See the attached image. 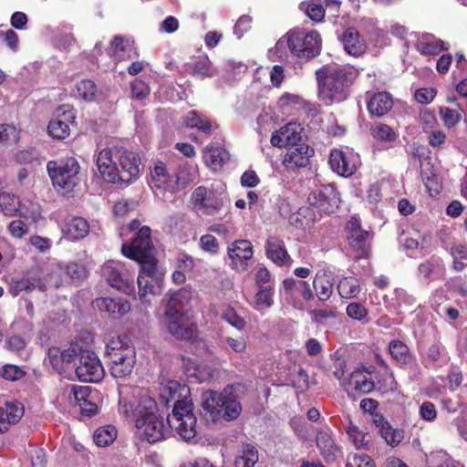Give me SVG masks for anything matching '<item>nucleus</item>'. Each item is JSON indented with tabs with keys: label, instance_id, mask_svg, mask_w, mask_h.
<instances>
[{
	"label": "nucleus",
	"instance_id": "f257e3e1",
	"mask_svg": "<svg viewBox=\"0 0 467 467\" xmlns=\"http://www.w3.org/2000/svg\"><path fill=\"white\" fill-rule=\"evenodd\" d=\"M122 254L138 262L140 271L137 278L140 299L142 304H149V295L157 293L156 288L160 278L157 274V261L154 257V247L150 239V229L142 226L136 233L131 244H123Z\"/></svg>",
	"mask_w": 467,
	"mask_h": 467
},
{
	"label": "nucleus",
	"instance_id": "f03ea898",
	"mask_svg": "<svg viewBox=\"0 0 467 467\" xmlns=\"http://www.w3.org/2000/svg\"><path fill=\"white\" fill-rule=\"evenodd\" d=\"M97 166L105 181L128 183L139 175L140 158L131 150L113 147L99 151Z\"/></svg>",
	"mask_w": 467,
	"mask_h": 467
},
{
	"label": "nucleus",
	"instance_id": "7ed1b4c3",
	"mask_svg": "<svg viewBox=\"0 0 467 467\" xmlns=\"http://www.w3.org/2000/svg\"><path fill=\"white\" fill-rule=\"evenodd\" d=\"M316 77L319 100L331 106L344 101L349 96L355 72L345 67L326 65L316 71Z\"/></svg>",
	"mask_w": 467,
	"mask_h": 467
},
{
	"label": "nucleus",
	"instance_id": "20e7f679",
	"mask_svg": "<svg viewBox=\"0 0 467 467\" xmlns=\"http://www.w3.org/2000/svg\"><path fill=\"white\" fill-rule=\"evenodd\" d=\"M191 297L189 290L179 289L170 295L166 304L163 323L168 331L179 339L191 340L197 335L196 326L188 322L182 313L190 303Z\"/></svg>",
	"mask_w": 467,
	"mask_h": 467
},
{
	"label": "nucleus",
	"instance_id": "39448f33",
	"mask_svg": "<svg viewBox=\"0 0 467 467\" xmlns=\"http://www.w3.org/2000/svg\"><path fill=\"white\" fill-rule=\"evenodd\" d=\"M322 40L317 31L295 28L283 36L275 44V52L280 57L291 54L301 60H309L317 57L321 50Z\"/></svg>",
	"mask_w": 467,
	"mask_h": 467
},
{
	"label": "nucleus",
	"instance_id": "423d86ee",
	"mask_svg": "<svg viewBox=\"0 0 467 467\" xmlns=\"http://www.w3.org/2000/svg\"><path fill=\"white\" fill-rule=\"evenodd\" d=\"M47 170L53 185L63 193H69L79 182V164L73 157L51 161L47 164Z\"/></svg>",
	"mask_w": 467,
	"mask_h": 467
},
{
	"label": "nucleus",
	"instance_id": "0eeeda50",
	"mask_svg": "<svg viewBox=\"0 0 467 467\" xmlns=\"http://www.w3.org/2000/svg\"><path fill=\"white\" fill-rule=\"evenodd\" d=\"M158 408L191 409L192 400L190 388L177 380L162 379L160 381Z\"/></svg>",
	"mask_w": 467,
	"mask_h": 467
},
{
	"label": "nucleus",
	"instance_id": "6e6552de",
	"mask_svg": "<svg viewBox=\"0 0 467 467\" xmlns=\"http://www.w3.org/2000/svg\"><path fill=\"white\" fill-rule=\"evenodd\" d=\"M158 411L133 410L136 428L142 431L144 438L150 443L161 441L166 431V415L159 414Z\"/></svg>",
	"mask_w": 467,
	"mask_h": 467
},
{
	"label": "nucleus",
	"instance_id": "1a4fd4ad",
	"mask_svg": "<svg viewBox=\"0 0 467 467\" xmlns=\"http://www.w3.org/2000/svg\"><path fill=\"white\" fill-rule=\"evenodd\" d=\"M225 194L223 187L221 191H211L204 186L193 190L191 195V203L193 209L205 215H214L223 207Z\"/></svg>",
	"mask_w": 467,
	"mask_h": 467
},
{
	"label": "nucleus",
	"instance_id": "9d476101",
	"mask_svg": "<svg viewBox=\"0 0 467 467\" xmlns=\"http://www.w3.org/2000/svg\"><path fill=\"white\" fill-rule=\"evenodd\" d=\"M61 283L60 277L55 276V274H50L48 276L41 278L36 274L28 273L21 277L12 278L8 290L13 296H16L21 292L30 293L35 289L45 292L48 287H58Z\"/></svg>",
	"mask_w": 467,
	"mask_h": 467
},
{
	"label": "nucleus",
	"instance_id": "9b49d317",
	"mask_svg": "<svg viewBox=\"0 0 467 467\" xmlns=\"http://www.w3.org/2000/svg\"><path fill=\"white\" fill-rule=\"evenodd\" d=\"M243 391L241 385H230L220 393L207 390L202 394L201 405L202 409H238L240 393Z\"/></svg>",
	"mask_w": 467,
	"mask_h": 467
},
{
	"label": "nucleus",
	"instance_id": "f8f14e48",
	"mask_svg": "<svg viewBox=\"0 0 467 467\" xmlns=\"http://www.w3.org/2000/svg\"><path fill=\"white\" fill-rule=\"evenodd\" d=\"M119 404L123 409H158V402L149 389L128 385L119 389Z\"/></svg>",
	"mask_w": 467,
	"mask_h": 467
},
{
	"label": "nucleus",
	"instance_id": "ddd939ff",
	"mask_svg": "<svg viewBox=\"0 0 467 467\" xmlns=\"http://www.w3.org/2000/svg\"><path fill=\"white\" fill-rule=\"evenodd\" d=\"M166 415L170 428L183 441H190L198 433L197 417L193 410H171Z\"/></svg>",
	"mask_w": 467,
	"mask_h": 467
},
{
	"label": "nucleus",
	"instance_id": "4468645a",
	"mask_svg": "<svg viewBox=\"0 0 467 467\" xmlns=\"http://www.w3.org/2000/svg\"><path fill=\"white\" fill-rule=\"evenodd\" d=\"M280 293L284 300L296 309H303L305 302L314 296L307 282L294 278L284 280Z\"/></svg>",
	"mask_w": 467,
	"mask_h": 467
},
{
	"label": "nucleus",
	"instance_id": "2eb2a0df",
	"mask_svg": "<svg viewBox=\"0 0 467 467\" xmlns=\"http://www.w3.org/2000/svg\"><path fill=\"white\" fill-rule=\"evenodd\" d=\"M76 375L83 382H99L104 375V368L95 352L82 350L79 352L78 365L76 368Z\"/></svg>",
	"mask_w": 467,
	"mask_h": 467
},
{
	"label": "nucleus",
	"instance_id": "dca6fc26",
	"mask_svg": "<svg viewBox=\"0 0 467 467\" xmlns=\"http://www.w3.org/2000/svg\"><path fill=\"white\" fill-rule=\"evenodd\" d=\"M308 203L319 213H335L340 203L339 194L333 184H325L313 190L307 198Z\"/></svg>",
	"mask_w": 467,
	"mask_h": 467
},
{
	"label": "nucleus",
	"instance_id": "f3484780",
	"mask_svg": "<svg viewBox=\"0 0 467 467\" xmlns=\"http://www.w3.org/2000/svg\"><path fill=\"white\" fill-rule=\"evenodd\" d=\"M101 273L110 286L128 295L134 292V276L124 271L123 265L119 262L109 261L105 263L101 268Z\"/></svg>",
	"mask_w": 467,
	"mask_h": 467
},
{
	"label": "nucleus",
	"instance_id": "a211bd4d",
	"mask_svg": "<svg viewBox=\"0 0 467 467\" xmlns=\"http://www.w3.org/2000/svg\"><path fill=\"white\" fill-rule=\"evenodd\" d=\"M375 376L374 366L357 368L348 376V380L343 381V388L348 393L353 391L368 393L375 389Z\"/></svg>",
	"mask_w": 467,
	"mask_h": 467
},
{
	"label": "nucleus",
	"instance_id": "6ab92c4d",
	"mask_svg": "<svg viewBox=\"0 0 467 467\" xmlns=\"http://www.w3.org/2000/svg\"><path fill=\"white\" fill-rule=\"evenodd\" d=\"M229 265L240 272L247 270L254 255L253 244L248 240H237L227 248Z\"/></svg>",
	"mask_w": 467,
	"mask_h": 467
},
{
	"label": "nucleus",
	"instance_id": "aec40b11",
	"mask_svg": "<svg viewBox=\"0 0 467 467\" xmlns=\"http://www.w3.org/2000/svg\"><path fill=\"white\" fill-rule=\"evenodd\" d=\"M329 165L333 171L338 175L348 177L356 171L359 163V157L354 151L334 149L329 155Z\"/></svg>",
	"mask_w": 467,
	"mask_h": 467
},
{
	"label": "nucleus",
	"instance_id": "412c9836",
	"mask_svg": "<svg viewBox=\"0 0 467 467\" xmlns=\"http://www.w3.org/2000/svg\"><path fill=\"white\" fill-rule=\"evenodd\" d=\"M57 117L49 121L47 130L54 139L64 140L69 133V123H73L76 114L73 107L62 105L57 109Z\"/></svg>",
	"mask_w": 467,
	"mask_h": 467
},
{
	"label": "nucleus",
	"instance_id": "4be33fe9",
	"mask_svg": "<svg viewBox=\"0 0 467 467\" xmlns=\"http://www.w3.org/2000/svg\"><path fill=\"white\" fill-rule=\"evenodd\" d=\"M302 131L300 124L289 122L272 134L271 144L277 148L293 147L301 142Z\"/></svg>",
	"mask_w": 467,
	"mask_h": 467
},
{
	"label": "nucleus",
	"instance_id": "5701e85b",
	"mask_svg": "<svg viewBox=\"0 0 467 467\" xmlns=\"http://www.w3.org/2000/svg\"><path fill=\"white\" fill-rule=\"evenodd\" d=\"M110 359V374L114 378H125L132 372L136 361L133 348H127L122 352H116Z\"/></svg>",
	"mask_w": 467,
	"mask_h": 467
},
{
	"label": "nucleus",
	"instance_id": "b1692460",
	"mask_svg": "<svg viewBox=\"0 0 467 467\" xmlns=\"http://www.w3.org/2000/svg\"><path fill=\"white\" fill-rule=\"evenodd\" d=\"M92 306L94 309L104 312L114 318L123 317L128 314L131 308L130 302L122 297L96 298L92 302Z\"/></svg>",
	"mask_w": 467,
	"mask_h": 467
},
{
	"label": "nucleus",
	"instance_id": "393cba45",
	"mask_svg": "<svg viewBox=\"0 0 467 467\" xmlns=\"http://www.w3.org/2000/svg\"><path fill=\"white\" fill-rule=\"evenodd\" d=\"M265 253L268 259L279 266H289L292 258L287 253L283 240L276 236H269L266 240Z\"/></svg>",
	"mask_w": 467,
	"mask_h": 467
},
{
	"label": "nucleus",
	"instance_id": "a878e982",
	"mask_svg": "<svg viewBox=\"0 0 467 467\" xmlns=\"http://www.w3.org/2000/svg\"><path fill=\"white\" fill-rule=\"evenodd\" d=\"M347 237L349 244L361 251L364 255L367 252V241L370 235L368 231L363 230L360 226V220L353 216L348 222L346 226Z\"/></svg>",
	"mask_w": 467,
	"mask_h": 467
},
{
	"label": "nucleus",
	"instance_id": "bb28decb",
	"mask_svg": "<svg viewBox=\"0 0 467 467\" xmlns=\"http://www.w3.org/2000/svg\"><path fill=\"white\" fill-rule=\"evenodd\" d=\"M61 398L68 400V406L78 407L79 409H97L92 401V393L89 387L72 386L68 390L62 393Z\"/></svg>",
	"mask_w": 467,
	"mask_h": 467
},
{
	"label": "nucleus",
	"instance_id": "cd10ccee",
	"mask_svg": "<svg viewBox=\"0 0 467 467\" xmlns=\"http://www.w3.org/2000/svg\"><path fill=\"white\" fill-rule=\"evenodd\" d=\"M149 184L151 189L164 190L171 192H175L173 173L171 174L166 166L161 162L157 163L150 171Z\"/></svg>",
	"mask_w": 467,
	"mask_h": 467
},
{
	"label": "nucleus",
	"instance_id": "c85d7f7f",
	"mask_svg": "<svg viewBox=\"0 0 467 467\" xmlns=\"http://www.w3.org/2000/svg\"><path fill=\"white\" fill-rule=\"evenodd\" d=\"M313 150L305 143H297L290 147L284 158V163L287 168L306 167Z\"/></svg>",
	"mask_w": 467,
	"mask_h": 467
},
{
	"label": "nucleus",
	"instance_id": "c756f323",
	"mask_svg": "<svg viewBox=\"0 0 467 467\" xmlns=\"http://www.w3.org/2000/svg\"><path fill=\"white\" fill-rule=\"evenodd\" d=\"M450 45L431 34H423L416 43L417 50L423 56H437L443 50H448Z\"/></svg>",
	"mask_w": 467,
	"mask_h": 467
},
{
	"label": "nucleus",
	"instance_id": "7c9ffc66",
	"mask_svg": "<svg viewBox=\"0 0 467 467\" xmlns=\"http://www.w3.org/2000/svg\"><path fill=\"white\" fill-rule=\"evenodd\" d=\"M345 50L351 56H359L366 50V42L354 28H348L340 38Z\"/></svg>",
	"mask_w": 467,
	"mask_h": 467
},
{
	"label": "nucleus",
	"instance_id": "2f4dec72",
	"mask_svg": "<svg viewBox=\"0 0 467 467\" xmlns=\"http://www.w3.org/2000/svg\"><path fill=\"white\" fill-rule=\"evenodd\" d=\"M110 53L114 59L118 61L132 58L137 55L134 41L121 36H116L113 39Z\"/></svg>",
	"mask_w": 467,
	"mask_h": 467
},
{
	"label": "nucleus",
	"instance_id": "473e14b6",
	"mask_svg": "<svg viewBox=\"0 0 467 467\" xmlns=\"http://www.w3.org/2000/svg\"><path fill=\"white\" fill-rule=\"evenodd\" d=\"M313 287L316 295L321 301H327L333 292V277L331 273L320 270L313 280Z\"/></svg>",
	"mask_w": 467,
	"mask_h": 467
},
{
	"label": "nucleus",
	"instance_id": "72a5a7b5",
	"mask_svg": "<svg viewBox=\"0 0 467 467\" xmlns=\"http://www.w3.org/2000/svg\"><path fill=\"white\" fill-rule=\"evenodd\" d=\"M229 152L223 148L208 146L205 149L203 160L209 169L217 171L229 160Z\"/></svg>",
	"mask_w": 467,
	"mask_h": 467
},
{
	"label": "nucleus",
	"instance_id": "f704fd0d",
	"mask_svg": "<svg viewBox=\"0 0 467 467\" xmlns=\"http://www.w3.org/2000/svg\"><path fill=\"white\" fill-rule=\"evenodd\" d=\"M392 99L387 92H379L372 96L368 102L369 113L376 117H381L392 108Z\"/></svg>",
	"mask_w": 467,
	"mask_h": 467
},
{
	"label": "nucleus",
	"instance_id": "c9c22d12",
	"mask_svg": "<svg viewBox=\"0 0 467 467\" xmlns=\"http://www.w3.org/2000/svg\"><path fill=\"white\" fill-rule=\"evenodd\" d=\"M89 232V224L82 217H73L69 219L63 228L64 234L69 240H78L87 236Z\"/></svg>",
	"mask_w": 467,
	"mask_h": 467
},
{
	"label": "nucleus",
	"instance_id": "e433bc0d",
	"mask_svg": "<svg viewBox=\"0 0 467 467\" xmlns=\"http://www.w3.org/2000/svg\"><path fill=\"white\" fill-rule=\"evenodd\" d=\"M317 446L319 449L320 454L327 462L335 460L338 448L328 432L317 431Z\"/></svg>",
	"mask_w": 467,
	"mask_h": 467
},
{
	"label": "nucleus",
	"instance_id": "4c0bfd02",
	"mask_svg": "<svg viewBox=\"0 0 467 467\" xmlns=\"http://www.w3.org/2000/svg\"><path fill=\"white\" fill-rule=\"evenodd\" d=\"M375 389L381 392H389L396 389L397 383L392 373L386 367L379 369L375 368Z\"/></svg>",
	"mask_w": 467,
	"mask_h": 467
},
{
	"label": "nucleus",
	"instance_id": "58836bf2",
	"mask_svg": "<svg viewBox=\"0 0 467 467\" xmlns=\"http://www.w3.org/2000/svg\"><path fill=\"white\" fill-rule=\"evenodd\" d=\"M51 41L59 50H69L76 44V39L69 28H56L52 31Z\"/></svg>",
	"mask_w": 467,
	"mask_h": 467
},
{
	"label": "nucleus",
	"instance_id": "ea45409f",
	"mask_svg": "<svg viewBox=\"0 0 467 467\" xmlns=\"http://www.w3.org/2000/svg\"><path fill=\"white\" fill-rule=\"evenodd\" d=\"M190 72L201 78H213L218 73L215 69L212 68V64L207 57H199L192 63L188 65Z\"/></svg>",
	"mask_w": 467,
	"mask_h": 467
},
{
	"label": "nucleus",
	"instance_id": "a19ab883",
	"mask_svg": "<svg viewBox=\"0 0 467 467\" xmlns=\"http://www.w3.org/2000/svg\"><path fill=\"white\" fill-rule=\"evenodd\" d=\"M197 173L196 166L188 165L180 168L178 172L173 173L175 192L185 188L189 183L194 182L197 178Z\"/></svg>",
	"mask_w": 467,
	"mask_h": 467
},
{
	"label": "nucleus",
	"instance_id": "79ce46f5",
	"mask_svg": "<svg viewBox=\"0 0 467 467\" xmlns=\"http://www.w3.org/2000/svg\"><path fill=\"white\" fill-rule=\"evenodd\" d=\"M259 459L257 449L251 444H244L235 459L236 467H254Z\"/></svg>",
	"mask_w": 467,
	"mask_h": 467
},
{
	"label": "nucleus",
	"instance_id": "37998d69",
	"mask_svg": "<svg viewBox=\"0 0 467 467\" xmlns=\"http://www.w3.org/2000/svg\"><path fill=\"white\" fill-rule=\"evenodd\" d=\"M182 122L186 127L194 128L205 133H209L212 130V122L195 110L189 111L183 117Z\"/></svg>",
	"mask_w": 467,
	"mask_h": 467
},
{
	"label": "nucleus",
	"instance_id": "c03bdc74",
	"mask_svg": "<svg viewBox=\"0 0 467 467\" xmlns=\"http://www.w3.org/2000/svg\"><path fill=\"white\" fill-rule=\"evenodd\" d=\"M240 410H204L203 420L207 424H223L239 417Z\"/></svg>",
	"mask_w": 467,
	"mask_h": 467
},
{
	"label": "nucleus",
	"instance_id": "a18cd8bd",
	"mask_svg": "<svg viewBox=\"0 0 467 467\" xmlns=\"http://www.w3.org/2000/svg\"><path fill=\"white\" fill-rule=\"evenodd\" d=\"M338 294L343 298L357 297L360 292V285L357 278L349 276L341 279L337 285Z\"/></svg>",
	"mask_w": 467,
	"mask_h": 467
},
{
	"label": "nucleus",
	"instance_id": "49530a36",
	"mask_svg": "<svg viewBox=\"0 0 467 467\" xmlns=\"http://www.w3.org/2000/svg\"><path fill=\"white\" fill-rule=\"evenodd\" d=\"M274 291L271 285H261L258 292L254 296V307L261 311L265 308H269L274 304Z\"/></svg>",
	"mask_w": 467,
	"mask_h": 467
},
{
	"label": "nucleus",
	"instance_id": "de8ad7c7",
	"mask_svg": "<svg viewBox=\"0 0 467 467\" xmlns=\"http://www.w3.org/2000/svg\"><path fill=\"white\" fill-rule=\"evenodd\" d=\"M19 207L20 202L15 195L8 192L0 193V211H2L5 215L11 216L17 212H19L21 215H25Z\"/></svg>",
	"mask_w": 467,
	"mask_h": 467
},
{
	"label": "nucleus",
	"instance_id": "09e8293b",
	"mask_svg": "<svg viewBox=\"0 0 467 467\" xmlns=\"http://www.w3.org/2000/svg\"><path fill=\"white\" fill-rule=\"evenodd\" d=\"M20 130L14 124H0V146H11L18 142Z\"/></svg>",
	"mask_w": 467,
	"mask_h": 467
},
{
	"label": "nucleus",
	"instance_id": "8fccbe9b",
	"mask_svg": "<svg viewBox=\"0 0 467 467\" xmlns=\"http://www.w3.org/2000/svg\"><path fill=\"white\" fill-rule=\"evenodd\" d=\"M391 357L400 364L410 362L411 356L409 348L400 340H392L389 345Z\"/></svg>",
	"mask_w": 467,
	"mask_h": 467
},
{
	"label": "nucleus",
	"instance_id": "3c124183",
	"mask_svg": "<svg viewBox=\"0 0 467 467\" xmlns=\"http://www.w3.org/2000/svg\"><path fill=\"white\" fill-rule=\"evenodd\" d=\"M77 94L88 101L97 100L99 98L97 87L92 80L84 79L76 85Z\"/></svg>",
	"mask_w": 467,
	"mask_h": 467
},
{
	"label": "nucleus",
	"instance_id": "603ef678",
	"mask_svg": "<svg viewBox=\"0 0 467 467\" xmlns=\"http://www.w3.org/2000/svg\"><path fill=\"white\" fill-rule=\"evenodd\" d=\"M117 437V430L114 426L107 425L99 428L94 433V441L99 447H105L113 442Z\"/></svg>",
	"mask_w": 467,
	"mask_h": 467
},
{
	"label": "nucleus",
	"instance_id": "864d4df0",
	"mask_svg": "<svg viewBox=\"0 0 467 467\" xmlns=\"http://www.w3.org/2000/svg\"><path fill=\"white\" fill-rule=\"evenodd\" d=\"M188 375L194 377L200 381H204L213 375V369L205 364H200L195 361H189L186 365Z\"/></svg>",
	"mask_w": 467,
	"mask_h": 467
},
{
	"label": "nucleus",
	"instance_id": "5fc2aeb1",
	"mask_svg": "<svg viewBox=\"0 0 467 467\" xmlns=\"http://www.w3.org/2000/svg\"><path fill=\"white\" fill-rule=\"evenodd\" d=\"M400 243L403 248L406 250L410 256H412L417 250L424 251L429 248L430 245V237L422 236L421 241L420 242L418 239L414 237H405L400 240Z\"/></svg>",
	"mask_w": 467,
	"mask_h": 467
},
{
	"label": "nucleus",
	"instance_id": "6e6d98bb",
	"mask_svg": "<svg viewBox=\"0 0 467 467\" xmlns=\"http://www.w3.org/2000/svg\"><path fill=\"white\" fill-rule=\"evenodd\" d=\"M346 432L353 445L358 449H368L369 441L367 439V434L359 431L357 426L349 423L346 428Z\"/></svg>",
	"mask_w": 467,
	"mask_h": 467
},
{
	"label": "nucleus",
	"instance_id": "4d7b16f0",
	"mask_svg": "<svg viewBox=\"0 0 467 467\" xmlns=\"http://www.w3.org/2000/svg\"><path fill=\"white\" fill-rule=\"evenodd\" d=\"M299 7L306 12L309 18L316 22H320L325 16V9L319 1L303 2Z\"/></svg>",
	"mask_w": 467,
	"mask_h": 467
},
{
	"label": "nucleus",
	"instance_id": "13d9d810",
	"mask_svg": "<svg viewBox=\"0 0 467 467\" xmlns=\"http://www.w3.org/2000/svg\"><path fill=\"white\" fill-rule=\"evenodd\" d=\"M288 380L297 390L304 391L308 388V376L306 372L298 366H294Z\"/></svg>",
	"mask_w": 467,
	"mask_h": 467
},
{
	"label": "nucleus",
	"instance_id": "bf43d9fd",
	"mask_svg": "<svg viewBox=\"0 0 467 467\" xmlns=\"http://www.w3.org/2000/svg\"><path fill=\"white\" fill-rule=\"evenodd\" d=\"M24 412L25 410H0V432L7 431L11 424L18 422Z\"/></svg>",
	"mask_w": 467,
	"mask_h": 467
},
{
	"label": "nucleus",
	"instance_id": "052dcab7",
	"mask_svg": "<svg viewBox=\"0 0 467 467\" xmlns=\"http://www.w3.org/2000/svg\"><path fill=\"white\" fill-rule=\"evenodd\" d=\"M372 136L383 142H392L398 138L397 133L386 124H376L372 128Z\"/></svg>",
	"mask_w": 467,
	"mask_h": 467
},
{
	"label": "nucleus",
	"instance_id": "680f3d73",
	"mask_svg": "<svg viewBox=\"0 0 467 467\" xmlns=\"http://www.w3.org/2000/svg\"><path fill=\"white\" fill-rule=\"evenodd\" d=\"M348 467H376L374 461L366 453H349L347 457Z\"/></svg>",
	"mask_w": 467,
	"mask_h": 467
},
{
	"label": "nucleus",
	"instance_id": "e2e57ef3",
	"mask_svg": "<svg viewBox=\"0 0 467 467\" xmlns=\"http://www.w3.org/2000/svg\"><path fill=\"white\" fill-rule=\"evenodd\" d=\"M451 254L453 258V268L457 271L463 269L467 265V246L456 244L451 247Z\"/></svg>",
	"mask_w": 467,
	"mask_h": 467
},
{
	"label": "nucleus",
	"instance_id": "0e129e2a",
	"mask_svg": "<svg viewBox=\"0 0 467 467\" xmlns=\"http://www.w3.org/2000/svg\"><path fill=\"white\" fill-rule=\"evenodd\" d=\"M222 318L239 331L243 330L246 325L244 319L238 316L235 310L232 307H226L223 309Z\"/></svg>",
	"mask_w": 467,
	"mask_h": 467
},
{
	"label": "nucleus",
	"instance_id": "69168bd1",
	"mask_svg": "<svg viewBox=\"0 0 467 467\" xmlns=\"http://www.w3.org/2000/svg\"><path fill=\"white\" fill-rule=\"evenodd\" d=\"M346 313L351 319L361 322L364 321L368 315V311L366 306L358 302L348 304L346 308Z\"/></svg>",
	"mask_w": 467,
	"mask_h": 467
},
{
	"label": "nucleus",
	"instance_id": "338daca9",
	"mask_svg": "<svg viewBox=\"0 0 467 467\" xmlns=\"http://www.w3.org/2000/svg\"><path fill=\"white\" fill-rule=\"evenodd\" d=\"M379 433L386 442L392 447L398 445L403 439L402 431L393 429L390 424L385 425V428Z\"/></svg>",
	"mask_w": 467,
	"mask_h": 467
},
{
	"label": "nucleus",
	"instance_id": "774afa93",
	"mask_svg": "<svg viewBox=\"0 0 467 467\" xmlns=\"http://www.w3.org/2000/svg\"><path fill=\"white\" fill-rule=\"evenodd\" d=\"M199 244L202 251L212 255H215L219 252V242L213 235L210 234L202 235Z\"/></svg>",
	"mask_w": 467,
	"mask_h": 467
}]
</instances>
